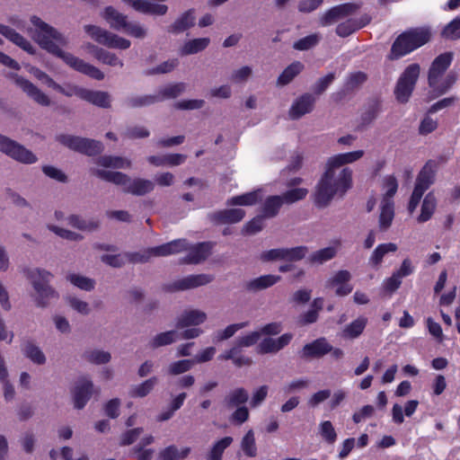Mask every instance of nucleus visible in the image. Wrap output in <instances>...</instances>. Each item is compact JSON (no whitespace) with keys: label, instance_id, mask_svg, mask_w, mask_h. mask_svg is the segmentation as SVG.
Here are the masks:
<instances>
[{"label":"nucleus","instance_id":"f257e3e1","mask_svg":"<svg viewBox=\"0 0 460 460\" xmlns=\"http://www.w3.org/2000/svg\"><path fill=\"white\" fill-rule=\"evenodd\" d=\"M363 155V150H357L338 154L328 159L325 171L317 182L314 193V202L317 208H326L335 195L342 198L352 188V170L344 167L337 175L336 170L347 164L358 161Z\"/></svg>","mask_w":460,"mask_h":460},{"label":"nucleus","instance_id":"f03ea898","mask_svg":"<svg viewBox=\"0 0 460 460\" xmlns=\"http://www.w3.org/2000/svg\"><path fill=\"white\" fill-rule=\"evenodd\" d=\"M31 22L36 27L34 38L40 48L61 58L67 66L79 73L95 80L104 78V74L99 68L61 49V47H65L67 41L55 28L37 16H32Z\"/></svg>","mask_w":460,"mask_h":460},{"label":"nucleus","instance_id":"7ed1b4c3","mask_svg":"<svg viewBox=\"0 0 460 460\" xmlns=\"http://www.w3.org/2000/svg\"><path fill=\"white\" fill-rule=\"evenodd\" d=\"M430 39L431 32L429 28H410L395 38L387 55V58L391 61L398 60L424 46Z\"/></svg>","mask_w":460,"mask_h":460},{"label":"nucleus","instance_id":"20e7f679","mask_svg":"<svg viewBox=\"0 0 460 460\" xmlns=\"http://www.w3.org/2000/svg\"><path fill=\"white\" fill-rule=\"evenodd\" d=\"M98 178L116 185L123 186V191L135 196H144L151 192L155 185L152 181L137 178L131 180L127 174L120 172H111L100 169L92 171Z\"/></svg>","mask_w":460,"mask_h":460},{"label":"nucleus","instance_id":"39448f33","mask_svg":"<svg viewBox=\"0 0 460 460\" xmlns=\"http://www.w3.org/2000/svg\"><path fill=\"white\" fill-rule=\"evenodd\" d=\"M27 277L37 293L36 303L40 307H45L49 305L51 298L58 297V293L49 285L52 274L45 270H30L27 271Z\"/></svg>","mask_w":460,"mask_h":460},{"label":"nucleus","instance_id":"423d86ee","mask_svg":"<svg viewBox=\"0 0 460 460\" xmlns=\"http://www.w3.org/2000/svg\"><path fill=\"white\" fill-rule=\"evenodd\" d=\"M420 73V66L417 63H412L405 67L400 75L394 94L399 103H407L415 89Z\"/></svg>","mask_w":460,"mask_h":460},{"label":"nucleus","instance_id":"0eeeda50","mask_svg":"<svg viewBox=\"0 0 460 460\" xmlns=\"http://www.w3.org/2000/svg\"><path fill=\"white\" fill-rule=\"evenodd\" d=\"M186 247V239H176L169 243L151 247L147 249L144 253L140 252H128L126 254L128 261L133 263L146 262L150 257H161L168 256L181 252Z\"/></svg>","mask_w":460,"mask_h":460},{"label":"nucleus","instance_id":"6e6552de","mask_svg":"<svg viewBox=\"0 0 460 460\" xmlns=\"http://www.w3.org/2000/svg\"><path fill=\"white\" fill-rule=\"evenodd\" d=\"M57 140L69 149L88 156L97 155L103 150L102 142L86 137L61 134L57 136Z\"/></svg>","mask_w":460,"mask_h":460},{"label":"nucleus","instance_id":"1a4fd4ad","mask_svg":"<svg viewBox=\"0 0 460 460\" xmlns=\"http://www.w3.org/2000/svg\"><path fill=\"white\" fill-rule=\"evenodd\" d=\"M0 151L12 159L24 164H32L38 157L18 142L0 134Z\"/></svg>","mask_w":460,"mask_h":460},{"label":"nucleus","instance_id":"9d476101","mask_svg":"<svg viewBox=\"0 0 460 460\" xmlns=\"http://www.w3.org/2000/svg\"><path fill=\"white\" fill-rule=\"evenodd\" d=\"M84 31L96 42L108 48L127 49L131 45V42L128 40L119 37L117 34L111 33L96 25H85Z\"/></svg>","mask_w":460,"mask_h":460},{"label":"nucleus","instance_id":"9b49d317","mask_svg":"<svg viewBox=\"0 0 460 460\" xmlns=\"http://www.w3.org/2000/svg\"><path fill=\"white\" fill-rule=\"evenodd\" d=\"M213 279V276L208 274L190 275L172 283L163 285L162 289L164 292L186 290L204 286L210 283Z\"/></svg>","mask_w":460,"mask_h":460},{"label":"nucleus","instance_id":"f8f14e48","mask_svg":"<svg viewBox=\"0 0 460 460\" xmlns=\"http://www.w3.org/2000/svg\"><path fill=\"white\" fill-rule=\"evenodd\" d=\"M212 248L213 244L210 242H201L190 245L186 240V247L181 252H188V253L181 260V263L199 264L210 255Z\"/></svg>","mask_w":460,"mask_h":460},{"label":"nucleus","instance_id":"ddd939ff","mask_svg":"<svg viewBox=\"0 0 460 460\" xmlns=\"http://www.w3.org/2000/svg\"><path fill=\"white\" fill-rule=\"evenodd\" d=\"M454 58L451 51L444 52L438 55L431 63L428 72L429 86H434L442 77L447 68L450 66Z\"/></svg>","mask_w":460,"mask_h":460},{"label":"nucleus","instance_id":"4468645a","mask_svg":"<svg viewBox=\"0 0 460 460\" xmlns=\"http://www.w3.org/2000/svg\"><path fill=\"white\" fill-rule=\"evenodd\" d=\"M331 350V344L324 337L317 338L312 342L304 345L298 351V356L303 360H311L313 358H322Z\"/></svg>","mask_w":460,"mask_h":460},{"label":"nucleus","instance_id":"2eb2a0df","mask_svg":"<svg viewBox=\"0 0 460 460\" xmlns=\"http://www.w3.org/2000/svg\"><path fill=\"white\" fill-rule=\"evenodd\" d=\"M350 280V272L347 270H341L327 279L325 282V288H336L335 294L339 296H345L350 294L353 290V286L349 283Z\"/></svg>","mask_w":460,"mask_h":460},{"label":"nucleus","instance_id":"dca6fc26","mask_svg":"<svg viewBox=\"0 0 460 460\" xmlns=\"http://www.w3.org/2000/svg\"><path fill=\"white\" fill-rule=\"evenodd\" d=\"M75 95L100 108L108 109L111 107V95L107 92L75 87Z\"/></svg>","mask_w":460,"mask_h":460},{"label":"nucleus","instance_id":"f3484780","mask_svg":"<svg viewBox=\"0 0 460 460\" xmlns=\"http://www.w3.org/2000/svg\"><path fill=\"white\" fill-rule=\"evenodd\" d=\"M14 82L31 99L41 106H49L50 99L28 79L14 75Z\"/></svg>","mask_w":460,"mask_h":460},{"label":"nucleus","instance_id":"a211bd4d","mask_svg":"<svg viewBox=\"0 0 460 460\" xmlns=\"http://www.w3.org/2000/svg\"><path fill=\"white\" fill-rule=\"evenodd\" d=\"M371 22V17L367 13L359 18H350L339 23L336 27V33L341 38H346L357 31L366 27Z\"/></svg>","mask_w":460,"mask_h":460},{"label":"nucleus","instance_id":"6ab92c4d","mask_svg":"<svg viewBox=\"0 0 460 460\" xmlns=\"http://www.w3.org/2000/svg\"><path fill=\"white\" fill-rule=\"evenodd\" d=\"M437 163L428 160L419 172L414 188L426 191L435 181Z\"/></svg>","mask_w":460,"mask_h":460},{"label":"nucleus","instance_id":"aec40b11","mask_svg":"<svg viewBox=\"0 0 460 460\" xmlns=\"http://www.w3.org/2000/svg\"><path fill=\"white\" fill-rule=\"evenodd\" d=\"M315 98L311 93H304L298 97L289 109L288 114L292 119H298L311 112L314 109Z\"/></svg>","mask_w":460,"mask_h":460},{"label":"nucleus","instance_id":"412c9836","mask_svg":"<svg viewBox=\"0 0 460 460\" xmlns=\"http://www.w3.org/2000/svg\"><path fill=\"white\" fill-rule=\"evenodd\" d=\"M245 211L243 208H227L216 211L209 215L211 222L221 224H235L243 219Z\"/></svg>","mask_w":460,"mask_h":460},{"label":"nucleus","instance_id":"4be33fe9","mask_svg":"<svg viewBox=\"0 0 460 460\" xmlns=\"http://www.w3.org/2000/svg\"><path fill=\"white\" fill-rule=\"evenodd\" d=\"M93 391V382L88 379H82L73 391L75 408L83 409L90 400Z\"/></svg>","mask_w":460,"mask_h":460},{"label":"nucleus","instance_id":"5701e85b","mask_svg":"<svg viewBox=\"0 0 460 460\" xmlns=\"http://www.w3.org/2000/svg\"><path fill=\"white\" fill-rule=\"evenodd\" d=\"M196 21L195 10L193 8L185 11L177 18L173 23L167 28V31L172 34H180L194 26Z\"/></svg>","mask_w":460,"mask_h":460},{"label":"nucleus","instance_id":"b1692460","mask_svg":"<svg viewBox=\"0 0 460 460\" xmlns=\"http://www.w3.org/2000/svg\"><path fill=\"white\" fill-rule=\"evenodd\" d=\"M0 34L4 36L6 39H8L10 41L20 47L24 51L28 52L29 54H34L35 49L31 45V43L25 39L22 35L18 33L14 29L0 24Z\"/></svg>","mask_w":460,"mask_h":460},{"label":"nucleus","instance_id":"393cba45","mask_svg":"<svg viewBox=\"0 0 460 460\" xmlns=\"http://www.w3.org/2000/svg\"><path fill=\"white\" fill-rule=\"evenodd\" d=\"M207 319V314L199 310L193 309L184 311L177 319L176 328L182 329L185 327L199 325L203 323Z\"/></svg>","mask_w":460,"mask_h":460},{"label":"nucleus","instance_id":"a878e982","mask_svg":"<svg viewBox=\"0 0 460 460\" xmlns=\"http://www.w3.org/2000/svg\"><path fill=\"white\" fill-rule=\"evenodd\" d=\"M398 247L394 243L378 244L368 259V264L371 268L378 270L383 262L384 257L389 252H395Z\"/></svg>","mask_w":460,"mask_h":460},{"label":"nucleus","instance_id":"bb28decb","mask_svg":"<svg viewBox=\"0 0 460 460\" xmlns=\"http://www.w3.org/2000/svg\"><path fill=\"white\" fill-rule=\"evenodd\" d=\"M382 110V102L379 98L369 99L360 116V126L366 127L371 124Z\"/></svg>","mask_w":460,"mask_h":460},{"label":"nucleus","instance_id":"cd10ccee","mask_svg":"<svg viewBox=\"0 0 460 460\" xmlns=\"http://www.w3.org/2000/svg\"><path fill=\"white\" fill-rule=\"evenodd\" d=\"M394 217V203L393 199H383L378 220L380 230L386 231L391 226Z\"/></svg>","mask_w":460,"mask_h":460},{"label":"nucleus","instance_id":"c85d7f7f","mask_svg":"<svg viewBox=\"0 0 460 460\" xmlns=\"http://www.w3.org/2000/svg\"><path fill=\"white\" fill-rule=\"evenodd\" d=\"M103 18L110 24L111 28L119 31L127 26V16L118 12L112 6H107L103 12Z\"/></svg>","mask_w":460,"mask_h":460},{"label":"nucleus","instance_id":"c756f323","mask_svg":"<svg viewBox=\"0 0 460 460\" xmlns=\"http://www.w3.org/2000/svg\"><path fill=\"white\" fill-rule=\"evenodd\" d=\"M280 276L276 275H263L259 278L253 279L245 284V288L248 291H258L272 287L280 280Z\"/></svg>","mask_w":460,"mask_h":460},{"label":"nucleus","instance_id":"7c9ffc66","mask_svg":"<svg viewBox=\"0 0 460 460\" xmlns=\"http://www.w3.org/2000/svg\"><path fill=\"white\" fill-rule=\"evenodd\" d=\"M89 49L93 52L94 58L105 65H109L111 66H119L120 67L124 66L123 61L120 60L114 53L102 48H98L94 45H90Z\"/></svg>","mask_w":460,"mask_h":460},{"label":"nucleus","instance_id":"2f4dec72","mask_svg":"<svg viewBox=\"0 0 460 460\" xmlns=\"http://www.w3.org/2000/svg\"><path fill=\"white\" fill-rule=\"evenodd\" d=\"M436 207L437 199L433 192H429L422 201L420 214L419 215L417 221L419 223H425L429 221L432 217L436 210Z\"/></svg>","mask_w":460,"mask_h":460},{"label":"nucleus","instance_id":"473e14b6","mask_svg":"<svg viewBox=\"0 0 460 460\" xmlns=\"http://www.w3.org/2000/svg\"><path fill=\"white\" fill-rule=\"evenodd\" d=\"M304 69V65L300 61H294L288 66L278 77L279 85L288 84Z\"/></svg>","mask_w":460,"mask_h":460},{"label":"nucleus","instance_id":"72a5a7b5","mask_svg":"<svg viewBox=\"0 0 460 460\" xmlns=\"http://www.w3.org/2000/svg\"><path fill=\"white\" fill-rule=\"evenodd\" d=\"M367 324V319L364 316H359L343 330V337L348 339H356L362 334Z\"/></svg>","mask_w":460,"mask_h":460},{"label":"nucleus","instance_id":"f704fd0d","mask_svg":"<svg viewBox=\"0 0 460 460\" xmlns=\"http://www.w3.org/2000/svg\"><path fill=\"white\" fill-rule=\"evenodd\" d=\"M249 399L247 391L239 387L231 391L225 398V404L228 409L244 404Z\"/></svg>","mask_w":460,"mask_h":460},{"label":"nucleus","instance_id":"c9c22d12","mask_svg":"<svg viewBox=\"0 0 460 460\" xmlns=\"http://www.w3.org/2000/svg\"><path fill=\"white\" fill-rule=\"evenodd\" d=\"M158 382V378L156 376H152L141 384L133 386L129 391V395L132 398H143L148 395L155 385Z\"/></svg>","mask_w":460,"mask_h":460},{"label":"nucleus","instance_id":"e433bc0d","mask_svg":"<svg viewBox=\"0 0 460 460\" xmlns=\"http://www.w3.org/2000/svg\"><path fill=\"white\" fill-rule=\"evenodd\" d=\"M284 204L282 197L279 195L268 197L262 207L264 217H274L278 215L280 208Z\"/></svg>","mask_w":460,"mask_h":460},{"label":"nucleus","instance_id":"4c0bfd02","mask_svg":"<svg viewBox=\"0 0 460 460\" xmlns=\"http://www.w3.org/2000/svg\"><path fill=\"white\" fill-rule=\"evenodd\" d=\"M208 38H198L186 41L181 49V55H191L204 50L209 45Z\"/></svg>","mask_w":460,"mask_h":460},{"label":"nucleus","instance_id":"58836bf2","mask_svg":"<svg viewBox=\"0 0 460 460\" xmlns=\"http://www.w3.org/2000/svg\"><path fill=\"white\" fill-rule=\"evenodd\" d=\"M186 84L184 83H175L167 84L159 89L155 94L159 96V102L166 99H174L185 91Z\"/></svg>","mask_w":460,"mask_h":460},{"label":"nucleus","instance_id":"ea45409f","mask_svg":"<svg viewBox=\"0 0 460 460\" xmlns=\"http://www.w3.org/2000/svg\"><path fill=\"white\" fill-rule=\"evenodd\" d=\"M97 164L105 168H128L131 165V162L126 160L120 156L113 155H102L100 156L97 161Z\"/></svg>","mask_w":460,"mask_h":460},{"label":"nucleus","instance_id":"a19ab883","mask_svg":"<svg viewBox=\"0 0 460 460\" xmlns=\"http://www.w3.org/2000/svg\"><path fill=\"white\" fill-rule=\"evenodd\" d=\"M233 443L232 437H224L217 440L207 456V460H222L225 450Z\"/></svg>","mask_w":460,"mask_h":460},{"label":"nucleus","instance_id":"79ce46f5","mask_svg":"<svg viewBox=\"0 0 460 460\" xmlns=\"http://www.w3.org/2000/svg\"><path fill=\"white\" fill-rule=\"evenodd\" d=\"M22 351L24 355L35 364L42 365L46 362L44 353L31 341L24 343Z\"/></svg>","mask_w":460,"mask_h":460},{"label":"nucleus","instance_id":"37998d69","mask_svg":"<svg viewBox=\"0 0 460 460\" xmlns=\"http://www.w3.org/2000/svg\"><path fill=\"white\" fill-rule=\"evenodd\" d=\"M178 338L176 331H167L156 334L150 341L149 347L151 349H157L162 346H166L173 343Z\"/></svg>","mask_w":460,"mask_h":460},{"label":"nucleus","instance_id":"c03bdc74","mask_svg":"<svg viewBox=\"0 0 460 460\" xmlns=\"http://www.w3.org/2000/svg\"><path fill=\"white\" fill-rule=\"evenodd\" d=\"M440 36L446 40H457L460 39V16L449 22L441 31Z\"/></svg>","mask_w":460,"mask_h":460},{"label":"nucleus","instance_id":"a18cd8bd","mask_svg":"<svg viewBox=\"0 0 460 460\" xmlns=\"http://www.w3.org/2000/svg\"><path fill=\"white\" fill-rule=\"evenodd\" d=\"M259 200L257 191L246 192L242 195L234 196L226 202L228 206H252Z\"/></svg>","mask_w":460,"mask_h":460},{"label":"nucleus","instance_id":"49530a36","mask_svg":"<svg viewBox=\"0 0 460 460\" xmlns=\"http://www.w3.org/2000/svg\"><path fill=\"white\" fill-rule=\"evenodd\" d=\"M67 222L71 226L84 231H93L98 228L99 226V222L97 220H85L77 215L69 216L67 218Z\"/></svg>","mask_w":460,"mask_h":460},{"label":"nucleus","instance_id":"de8ad7c7","mask_svg":"<svg viewBox=\"0 0 460 460\" xmlns=\"http://www.w3.org/2000/svg\"><path fill=\"white\" fill-rule=\"evenodd\" d=\"M241 448L243 454L248 457H255L257 456V447L255 443L254 432L249 429L243 437L241 441Z\"/></svg>","mask_w":460,"mask_h":460},{"label":"nucleus","instance_id":"09e8293b","mask_svg":"<svg viewBox=\"0 0 460 460\" xmlns=\"http://www.w3.org/2000/svg\"><path fill=\"white\" fill-rule=\"evenodd\" d=\"M159 96L154 95H143V96H134L128 98L126 101V104L129 108H140L145 106L152 105L155 102H159Z\"/></svg>","mask_w":460,"mask_h":460},{"label":"nucleus","instance_id":"8fccbe9b","mask_svg":"<svg viewBox=\"0 0 460 460\" xmlns=\"http://www.w3.org/2000/svg\"><path fill=\"white\" fill-rule=\"evenodd\" d=\"M367 75L364 72L358 71L355 73H351L346 78V81L344 83V90L347 92L353 91L359 85L363 84L367 81Z\"/></svg>","mask_w":460,"mask_h":460},{"label":"nucleus","instance_id":"3c124183","mask_svg":"<svg viewBox=\"0 0 460 460\" xmlns=\"http://www.w3.org/2000/svg\"><path fill=\"white\" fill-rule=\"evenodd\" d=\"M456 75L453 72L447 75L444 80L439 84L438 82L435 84L434 86H429L432 88L433 92L437 96H440L448 92V90L455 84L456 82Z\"/></svg>","mask_w":460,"mask_h":460},{"label":"nucleus","instance_id":"603ef678","mask_svg":"<svg viewBox=\"0 0 460 460\" xmlns=\"http://www.w3.org/2000/svg\"><path fill=\"white\" fill-rule=\"evenodd\" d=\"M319 433L322 438L330 445H332L337 439V433L330 420H323L320 423Z\"/></svg>","mask_w":460,"mask_h":460},{"label":"nucleus","instance_id":"864d4df0","mask_svg":"<svg viewBox=\"0 0 460 460\" xmlns=\"http://www.w3.org/2000/svg\"><path fill=\"white\" fill-rule=\"evenodd\" d=\"M335 255L336 250L333 247H326L313 252L309 257V261L312 263H323L332 260Z\"/></svg>","mask_w":460,"mask_h":460},{"label":"nucleus","instance_id":"5fc2aeb1","mask_svg":"<svg viewBox=\"0 0 460 460\" xmlns=\"http://www.w3.org/2000/svg\"><path fill=\"white\" fill-rule=\"evenodd\" d=\"M84 358L93 364H105L111 360V354L103 350H89L83 355Z\"/></svg>","mask_w":460,"mask_h":460},{"label":"nucleus","instance_id":"6e6d98bb","mask_svg":"<svg viewBox=\"0 0 460 460\" xmlns=\"http://www.w3.org/2000/svg\"><path fill=\"white\" fill-rule=\"evenodd\" d=\"M308 193L305 188H295L284 192L282 197L283 202L287 204H292L296 201L304 199Z\"/></svg>","mask_w":460,"mask_h":460},{"label":"nucleus","instance_id":"4d7b16f0","mask_svg":"<svg viewBox=\"0 0 460 460\" xmlns=\"http://www.w3.org/2000/svg\"><path fill=\"white\" fill-rule=\"evenodd\" d=\"M67 279L75 287L85 290L91 291L94 288V280L84 276L70 274L67 276Z\"/></svg>","mask_w":460,"mask_h":460},{"label":"nucleus","instance_id":"13d9d810","mask_svg":"<svg viewBox=\"0 0 460 460\" xmlns=\"http://www.w3.org/2000/svg\"><path fill=\"white\" fill-rule=\"evenodd\" d=\"M319 42V37L317 34H310L304 38L299 39L296 40L293 48L296 50H308L314 46H316Z\"/></svg>","mask_w":460,"mask_h":460},{"label":"nucleus","instance_id":"bf43d9fd","mask_svg":"<svg viewBox=\"0 0 460 460\" xmlns=\"http://www.w3.org/2000/svg\"><path fill=\"white\" fill-rule=\"evenodd\" d=\"M194 363L193 359H181L172 362L169 367V373L173 376L183 374L190 370Z\"/></svg>","mask_w":460,"mask_h":460},{"label":"nucleus","instance_id":"052dcab7","mask_svg":"<svg viewBox=\"0 0 460 460\" xmlns=\"http://www.w3.org/2000/svg\"><path fill=\"white\" fill-rule=\"evenodd\" d=\"M247 324L248 323L246 322L230 324L223 331L217 332V333L215 335L214 340L216 341H222L227 340L234 336L238 330L244 328Z\"/></svg>","mask_w":460,"mask_h":460},{"label":"nucleus","instance_id":"680f3d73","mask_svg":"<svg viewBox=\"0 0 460 460\" xmlns=\"http://www.w3.org/2000/svg\"><path fill=\"white\" fill-rule=\"evenodd\" d=\"M334 79L335 74L333 72L328 73L326 75L319 78L313 86L314 93L317 95L323 93L332 84Z\"/></svg>","mask_w":460,"mask_h":460},{"label":"nucleus","instance_id":"e2e57ef3","mask_svg":"<svg viewBox=\"0 0 460 460\" xmlns=\"http://www.w3.org/2000/svg\"><path fill=\"white\" fill-rule=\"evenodd\" d=\"M178 59H170L163 62L155 68L145 71L146 75H151L155 74H166L172 71L178 65Z\"/></svg>","mask_w":460,"mask_h":460},{"label":"nucleus","instance_id":"0e129e2a","mask_svg":"<svg viewBox=\"0 0 460 460\" xmlns=\"http://www.w3.org/2000/svg\"><path fill=\"white\" fill-rule=\"evenodd\" d=\"M306 246H296L293 248H285V259L289 261H297L305 257L307 253Z\"/></svg>","mask_w":460,"mask_h":460},{"label":"nucleus","instance_id":"69168bd1","mask_svg":"<svg viewBox=\"0 0 460 460\" xmlns=\"http://www.w3.org/2000/svg\"><path fill=\"white\" fill-rule=\"evenodd\" d=\"M142 432V428H135L125 431L120 436L119 445L124 447L133 444L138 438Z\"/></svg>","mask_w":460,"mask_h":460},{"label":"nucleus","instance_id":"338daca9","mask_svg":"<svg viewBox=\"0 0 460 460\" xmlns=\"http://www.w3.org/2000/svg\"><path fill=\"white\" fill-rule=\"evenodd\" d=\"M250 413L246 406H237L236 410L231 414L230 421L235 425H241L249 419Z\"/></svg>","mask_w":460,"mask_h":460},{"label":"nucleus","instance_id":"774afa93","mask_svg":"<svg viewBox=\"0 0 460 460\" xmlns=\"http://www.w3.org/2000/svg\"><path fill=\"white\" fill-rule=\"evenodd\" d=\"M384 188L385 194L383 199H393L398 189V182L394 175H388L384 180Z\"/></svg>","mask_w":460,"mask_h":460}]
</instances>
